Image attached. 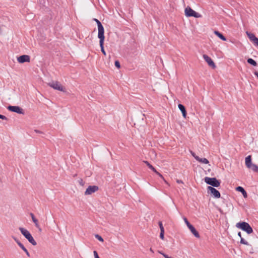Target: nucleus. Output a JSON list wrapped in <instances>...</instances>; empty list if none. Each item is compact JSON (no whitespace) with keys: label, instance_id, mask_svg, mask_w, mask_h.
Instances as JSON below:
<instances>
[{"label":"nucleus","instance_id":"43","mask_svg":"<svg viewBox=\"0 0 258 258\" xmlns=\"http://www.w3.org/2000/svg\"><path fill=\"white\" fill-rule=\"evenodd\" d=\"M238 236H239L240 238L242 237V236H241V233L240 232H239L238 233Z\"/></svg>","mask_w":258,"mask_h":258},{"label":"nucleus","instance_id":"40","mask_svg":"<svg viewBox=\"0 0 258 258\" xmlns=\"http://www.w3.org/2000/svg\"><path fill=\"white\" fill-rule=\"evenodd\" d=\"M176 182H177V183H183V182H182V181L181 180H179V179H177V180H176Z\"/></svg>","mask_w":258,"mask_h":258},{"label":"nucleus","instance_id":"10","mask_svg":"<svg viewBox=\"0 0 258 258\" xmlns=\"http://www.w3.org/2000/svg\"><path fill=\"white\" fill-rule=\"evenodd\" d=\"M17 60L19 63H21L26 62H30V57L28 55H22L17 58Z\"/></svg>","mask_w":258,"mask_h":258},{"label":"nucleus","instance_id":"46","mask_svg":"<svg viewBox=\"0 0 258 258\" xmlns=\"http://www.w3.org/2000/svg\"><path fill=\"white\" fill-rule=\"evenodd\" d=\"M38 228L39 229V231L41 232L42 230H41V228L39 226V228Z\"/></svg>","mask_w":258,"mask_h":258},{"label":"nucleus","instance_id":"1","mask_svg":"<svg viewBox=\"0 0 258 258\" xmlns=\"http://www.w3.org/2000/svg\"><path fill=\"white\" fill-rule=\"evenodd\" d=\"M236 226L237 228L245 231L248 234H251L253 232L251 227L246 222H238L236 224Z\"/></svg>","mask_w":258,"mask_h":258},{"label":"nucleus","instance_id":"47","mask_svg":"<svg viewBox=\"0 0 258 258\" xmlns=\"http://www.w3.org/2000/svg\"><path fill=\"white\" fill-rule=\"evenodd\" d=\"M150 250L152 252H154V251L153 250V249H152V248H150Z\"/></svg>","mask_w":258,"mask_h":258},{"label":"nucleus","instance_id":"32","mask_svg":"<svg viewBox=\"0 0 258 258\" xmlns=\"http://www.w3.org/2000/svg\"><path fill=\"white\" fill-rule=\"evenodd\" d=\"M158 224H159V226L160 227V231L162 230H164V228L163 227V224H162V223L161 221H159L158 222Z\"/></svg>","mask_w":258,"mask_h":258},{"label":"nucleus","instance_id":"22","mask_svg":"<svg viewBox=\"0 0 258 258\" xmlns=\"http://www.w3.org/2000/svg\"><path fill=\"white\" fill-rule=\"evenodd\" d=\"M30 215L31 216V217L32 218V220L33 222L34 223L35 226L37 228H39L38 221L37 219L35 218L34 215L32 213H31L30 214Z\"/></svg>","mask_w":258,"mask_h":258},{"label":"nucleus","instance_id":"36","mask_svg":"<svg viewBox=\"0 0 258 258\" xmlns=\"http://www.w3.org/2000/svg\"><path fill=\"white\" fill-rule=\"evenodd\" d=\"M14 240L16 241V242L17 243V244L19 243V242H20V241L15 237L13 236L12 237Z\"/></svg>","mask_w":258,"mask_h":258},{"label":"nucleus","instance_id":"19","mask_svg":"<svg viewBox=\"0 0 258 258\" xmlns=\"http://www.w3.org/2000/svg\"><path fill=\"white\" fill-rule=\"evenodd\" d=\"M19 229L21 231L22 234L25 237H27L28 235H29L30 234V232L28 230H27L24 228L19 227Z\"/></svg>","mask_w":258,"mask_h":258},{"label":"nucleus","instance_id":"7","mask_svg":"<svg viewBox=\"0 0 258 258\" xmlns=\"http://www.w3.org/2000/svg\"><path fill=\"white\" fill-rule=\"evenodd\" d=\"M94 20L96 22L98 26V37L104 36V29L101 23L97 19H94Z\"/></svg>","mask_w":258,"mask_h":258},{"label":"nucleus","instance_id":"44","mask_svg":"<svg viewBox=\"0 0 258 258\" xmlns=\"http://www.w3.org/2000/svg\"><path fill=\"white\" fill-rule=\"evenodd\" d=\"M80 183L82 185H83V180L82 179H81L80 181H79Z\"/></svg>","mask_w":258,"mask_h":258},{"label":"nucleus","instance_id":"38","mask_svg":"<svg viewBox=\"0 0 258 258\" xmlns=\"http://www.w3.org/2000/svg\"><path fill=\"white\" fill-rule=\"evenodd\" d=\"M191 154L192 156L195 158V157H199L198 156H197V155H196V154H195L194 152H191Z\"/></svg>","mask_w":258,"mask_h":258},{"label":"nucleus","instance_id":"45","mask_svg":"<svg viewBox=\"0 0 258 258\" xmlns=\"http://www.w3.org/2000/svg\"><path fill=\"white\" fill-rule=\"evenodd\" d=\"M23 250L24 252H26L28 250L26 248V247H25L24 249H23Z\"/></svg>","mask_w":258,"mask_h":258},{"label":"nucleus","instance_id":"37","mask_svg":"<svg viewBox=\"0 0 258 258\" xmlns=\"http://www.w3.org/2000/svg\"><path fill=\"white\" fill-rule=\"evenodd\" d=\"M155 173H156L157 175H158L160 177H162L163 178V177L162 176V175L161 174H160L159 172H158L157 170H156V172H155Z\"/></svg>","mask_w":258,"mask_h":258},{"label":"nucleus","instance_id":"29","mask_svg":"<svg viewBox=\"0 0 258 258\" xmlns=\"http://www.w3.org/2000/svg\"><path fill=\"white\" fill-rule=\"evenodd\" d=\"M160 238L162 240L164 239V230L160 231Z\"/></svg>","mask_w":258,"mask_h":258},{"label":"nucleus","instance_id":"18","mask_svg":"<svg viewBox=\"0 0 258 258\" xmlns=\"http://www.w3.org/2000/svg\"><path fill=\"white\" fill-rule=\"evenodd\" d=\"M19 229L21 231L22 234L25 237H27L28 235H29L30 234V232L28 230H27L24 228L19 227Z\"/></svg>","mask_w":258,"mask_h":258},{"label":"nucleus","instance_id":"26","mask_svg":"<svg viewBox=\"0 0 258 258\" xmlns=\"http://www.w3.org/2000/svg\"><path fill=\"white\" fill-rule=\"evenodd\" d=\"M240 243L244 244V245H248V243L246 241L243 237H241L240 239Z\"/></svg>","mask_w":258,"mask_h":258},{"label":"nucleus","instance_id":"42","mask_svg":"<svg viewBox=\"0 0 258 258\" xmlns=\"http://www.w3.org/2000/svg\"><path fill=\"white\" fill-rule=\"evenodd\" d=\"M25 252L26 253V255H27L28 256H29H29H30V253H29V252H28V250H27L26 252Z\"/></svg>","mask_w":258,"mask_h":258},{"label":"nucleus","instance_id":"27","mask_svg":"<svg viewBox=\"0 0 258 258\" xmlns=\"http://www.w3.org/2000/svg\"><path fill=\"white\" fill-rule=\"evenodd\" d=\"M95 237L96 238H97L99 241L101 242H103L104 241L103 238L98 234H96L95 235Z\"/></svg>","mask_w":258,"mask_h":258},{"label":"nucleus","instance_id":"6","mask_svg":"<svg viewBox=\"0 0 258 258\" xmlns=\"http://www.w3.org/2000/svg\"><path fill=\"white\" fill-rule=\"evenodd\" d=\"M7 109L12 112H16L20 114H24L25 112L24 110L18 106H8Z\"/></svg>","mask_w":258,"mask_h":258},{"label":"nucleus","instance_id":"20","mask_svg":"<svg viewBox=\"0 0 258 258\" xmlns=\"http://www.w3.org/2000/svg\"><path fill=\"white\" fill-rule=\"evenodd\" d=\"M195 159L198 162L204 164H208L209 163L208 160L205 158H201L199 157H195Z\"/></svg>","mask_w":258,"mask_h":258},{"label":"nucleus","instance_id":"9","mask_svg":"<svg viewBox=\"0 0 258 258\" xmlns=\"http://www.w3.org/2000/svg\"><path fill=\"white\" fill-rule=\"evenodd\" d=\"M246 33L250 40L258 46V38L255 37L253 33L248 31H246Z\"/></svg>","mask_w":258,"mask_h":258},{"label":"nucleus","instance_id":"25","mask_svg":"<svg viewBox=\"0 0 258 258\" xmlns=\"http://www.w3.org/2000/svg\"><path fill=\"white\" fill-rule=\"evenodd\" d=\"M249 169H251L253 172L258 173V166L253 164L249 168Z\"/></svg>","mask_w":258,"mask_h":258},{"label":"nucleus","instance_id":"21","mask_svg":"<svg viewBox=\"0 0 258 258\" xmlns=\"http://www.w3.org/2000/svg\"><path fill=\"white\" fill-rule=\"evenodd\" d=\"M214 34L216 35L220 39L223 41H226V38L220 32L218 31H215Z\"/></svg>","mask_w":258,"mask_h":258},{"label":"nucleus","instance_id":"35","mask_svg":"<svg viewBox=\"0 0 258 258\" xmlns=\"http://www.w3.org/2000/svg\"><path fill=\"white\" fill-rule=\"evenodd\" d=\"M18 245L22 248V250H23V249H24L25 247L24 246V245L21 242H19Z\"/></svg>","mask_w":258,"mask_h":258},{"label":"nucleus","instance_id":"16","mask_svg":"<svg viewBox=\"0 0 258 258\" xmlns=\"http://www.w3.org/2000/svg\"><path fill=\"white\" fill-rule=\"evenodd\" d=\"M236 190L240 192L242 194L244 198H246L247 197V192L243 187L240 186H237L236 188Z\"/></svg>","mask_w":258,"mask_h":258},{"label":"nucleus","instance_id":"41","mask_svg":"<svg viewBox=\"0 0 258 258\" xmlns=\"http://www.w3.org/2000/svg\"><path fill=\"white\" fill-rule=\"evenodd\" d=\"M254 74L255 76H256L257 77V79H258V72L255 71L254 72Z\"/></svg>","mask_w":258,"mask_h":258},{"label":"nucleus","instance_id":"28","mask_svg":"<svg viewBox=\"0 0 258 258\" xmlns=\"http://www.w3.org/2000/svg\"><path fill=\"white\" fill-rule=\"evenodd\" d=\"M192 17H194L196 18H198L201 17V15L199 13L196 12V11L194 12V14Z\"/></svg>","mask_w":258,"mask_h":258},{"label":"nucleus","instance_id":"39","mask_svg":"<svg viewBox=\"0 0 258 258\" xmlns=\"http://www.w3.org/2000/svg\"><path fill=\"white\" fill-rule=\"evenodd\" d=\"M35 132L37 133H39V134H41L42 133V132L39 131V130H35L34 131Z\"/></svg>","mask_w":258,"mask_h":258},{"label":"nucleus","instance_id":"33","mask_svg":"<svg viewBox=\"0 0 258 258\" xmlns=\"http://www.w3.org/2000/svg\"><path fill=\"white\" fill-rule=\"evenodd\" d=\"M0 119L6 120H8V118L6 116L1 114L0 115Z\"/></svg>","mask_w":258,"mask_h":258},{"label":"nucleus","instance_id":"15","mask_svg":"<svg viewBox=\"0 0 258 258\" xmlns=\"http://www.w3.org/2000/svg\"><path fill=\"white\" fill-rule=\"evenodd\" d=\"M245 165L248 168L253 164L251 162V157L250 155L247 156L245 159Z\"/></svg>","mask_w":258,"mask_h":258},{"label":"nucleus","instance_id":"4","mask_svg":"<svg viewBox=\"0 0 258 258\" xmlns=\"http://www.w3.org/2000/svg\"><path fill=\"white\" fill-rule=\"evenodd\" d=\"M49 86L51 88L62 92H65V88L58 81H52L48 84Z\"/></svg>","mask_w":258,"mask_h":258},{"label":"nucleus","instance_id":"12","mask_svg":"<svg viewBox=\"0 0 258 258\" xmlns=\"http://www.w3.org/2000/svg\"><path fill=\"white\" fill-rule=\"evenodd\" d=\"M98 38L99 39V45L101 48V51L103 54L104 55H106V52L104 48V42L105 39L104 36H102L100 37H98Z\"/></svg>","mask_w":258,"mask_h":258},{"label":"nucleus","instance_id":"14","mask_svg":"<svg viewBox=\"0 0 258 258\" xmlns=\"http://www.w3.org/2000/svg\"><path fill=\"white\" fill-rule=\"evenodd\" d=\"M179 109L181 111L182 114V116L184 118H186V111L184 106L181 104L178 105Z\"/></svg>","mask_w":258,"mask_h":258},{"label":"nucleus","instance_id":"3","mask_svg":"<svg viewBox=\"0 0 258 258\" xmlns=\"http://www.w3.org/2000/svg\"><path fill=\"white\" fill-rule=\"evenodd\" d=\"M183 219L187 227L190 230L191 232L194 234V235L197 238H199L200 237V234L195 229L194 226L189 222L186 217H184Z\"/></svg>","mask_w":258,"mask_h":258},{"label":"nucleus","instance_id":"5","mask_svg":"<svg viewBox=\"0 0 258 258\" xmlns=\"http://www.w3.org/2000/svg\"><path fill=\"white\" fill-rule=\"evenodd\" d=\"M207 191L208 194H211L215 198L219 199L221 197V194L220 192L217 189H216V188L212 186H208Z\"/></svg>","mask_w":258,"mask_h":258},{"label":"nucleus","instance_id":"31","mask_svg":"<svg viewBox=\"0 0 258 258\" xmlns=\"http://www.w3.org/2000/svg\"><path fill=\"white\" fill-rule=\"evenodd\" d=\"M159 253H160L161 254H162L165 258H172L170 256H169L167 254L163 253L162 251H159Z\"/></svg>","mask_w":258,"mask_h":258},{"label":"nucleus","instance_id":"13","mask_svg":"<svg viewBox=\"0 0 258 258\" xmlns=\"http://www.w3.org/2000/svg\"><path fill=\"white\" fill-rule=\"evenodd\" d=\"M195 11H194L191 8L188 7L185 9V15L186 17H192Z\"/></svg>","mask_w":258,"mask_h":258},{"label":"nucleus","instance_id":"34","mask_svg":"<svg viewBox=\"0 0 258 258\" xmlns=\"http://www.w3.org/2000/svg\"><path fill=\"white\" fill-rule=\"evenodd\" d=\"M93 253H94V257L95 258H100L99 255H98V254L96 250H94L93 251Z\"/></svg>","mask_w":258,"mask_h":258},{"label":"nucleus","instance_id":"30","mask_svg":"<svg viewBox=\"0 0 258 258\" xmlns=\"http://www.w3.org/2000/svg\"><path fill=\"white\" fill-rule=\"evenodd\" d=\"M114 64H115V66L117 68V69H119L120 68V62L118 60H115V62H114Z\"/></svg>","mask_w":258,"mask_h":258},{"label":"nucleus","instance_id":"23","mask_svg":"<svg viewBox=\"0 0 258 258\" xmlns=\"http://www.w3.org/2000/svg\"><path fill=\"white\" fill-rule=\"evenodd\" d=\"M247 61L248 63L250 64L253 66H256L257 65L256 62L252 58H249L247 59Z\"/></svg>","mask_w":258,"mask_h":258},{"label":"nucleus","instance_id":"11","mask_svg":"<svg viewBox=\"0 0 258 258\" xmlns=\"http://www.w3.org/2000/svg\"><path fill=\"white\" fill-rule=\"evenodd\" d=\"M203 58H204L205 60L208 63V65L212 67L213 69H215L216 68V65L212 58L209 57L208 55L206 54L203 55Z\"/></svg>","mask_w":258,"mask_h":258},{"label":"nucleus","instance_id":"17","mask_svg":"<svg viewBox=\"0 0 258 258\" xmlns=\"http://www.w3.org/2000/svg\"><path fill=\"white\" fill-rule=\"evenodd\" d=\"M28 241L31 243L33 245L35 246L37 245L36 241L34 240L31 234L30 233L27 237H25Z\"/></svg>","mask_w":258,"mask_h":258},{"label":"nucleus","instance_id":"24","mask_svg":"<svg viewBox=\"0 0 258 258\" xmlns=\"http://www.w3.org/2000/svg\"><path fill=\"white\" fill-rule=\"evenodd\" d=\"M144 162L145 164H146V165L148 166L149 168H150L151 170H152L154 172H156V169L151 164H150L148 161H145Z\"/></svg>","mask_w":258,"mask_h":258},{"label":"nucleus","instance_id":"2","mask_svg":"<svg viewBox=\"0 0 258 258\" xmlns=\"http://www.w3.org/2000/svg\"><path fill=\"white\" fill-rule=\"evenodd\" d=\"M204 180L207 184L212 186L213 187H218L220 185V181L216 177H206Z\"/></svg>","mask_w":258,"mask_h":258},{"label":"nucleus","instance_id":"8","mask_svg":"<svg viewBox=\"0 0 258 258\" xmlns=\"http://www.w3.org/2000/svg\"><path fill=\"white\" fill-rule=\"evenodd\" d=\"M98 186L96 185H90L88 187V188L86 189L85 195H90L96 192L98 190Z\"/></svg>","mask_w":258,"mask_h":258}]
</instances>
